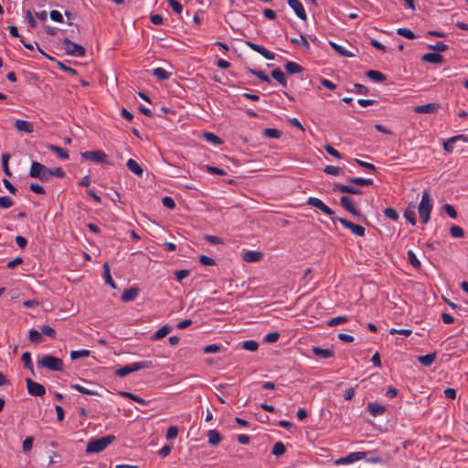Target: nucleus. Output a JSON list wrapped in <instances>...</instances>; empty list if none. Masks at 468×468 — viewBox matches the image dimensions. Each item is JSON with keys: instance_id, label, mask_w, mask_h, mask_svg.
<instances>
[{"instance_id": "nucleus-51", "label": "nucleus", "mask_w": 468, "mask_h": 468, "mask_svg": "<svg viewBox=\"0 0 468 468\" xmlns=\"http://www.w3.org/2000/svg\"><path fill=\"white\" fill-rule=\"evenodd\" d=\"M384 215L388 218L397 221L399 219L398 212L392 207H387L384 209Z\"/></svg>"}, {"instance_id": "nucleus-31", "label": "nucleus", "mask_w": 468, "mask_h": 468, "mask_svg": "<svg viewBox=\"0 0 468 468\" xmlns=\"http://www.w3.org/2000/svg\"><path fill=\"white\" fill-rule=\"evenodd\" d=\"M172 328L169 325H164L160 329H158L152 336L153 340H159L165 335H167L171 332Z\"/></svg>"}, {"instance_id": "nucleus-38", "label": "nucleus", "mask_w": 468, "mask_h": 468, "mask_svg": "<svg viewBox=\"0 0 468 468\" xmlns=\"http://www.w3.org/2000/svg\"><path fill=\"white\" fill-rule=\"evenodd\" d=\"M414 206L412 207V208H410L408 207L405 211H404V217L412 225V226H415L416 225V215H415V211H414Z\"/></svg>"}, {"instance_id": "nucleus-11", "label": "nucleus", "mask_w": 468, "mask_h": 468, "mask_svg": "<svg viewBox=\"0 0 468 468\" xmlns=\"http://www.w3.org/2000/svg\"><path fill=\"white\" fill-rule=\"evenodd\" d=\"M340 205L342 206L343 208H345L346 211H348L352 215H354L357 218L362 217V214L360 213V211L355 207L353 199L350 197H348V196L342 197L340 198Z\"/></svg>"}, {"instance_id": "nucleus-62", "label": "nucleus", "mask_w": 468, "mask_h": 468, "mask_svg": "<svg viewBox=\"0 0 468 468\" xmlns=\"http://www.w3.org/2000/svg\"><path fill=\"white\" fill-rule=\"evenodd\" d=\"M34 438L32 436L27 437L23 441V451L25 452H29L33 446Z\"/></svg>"}, {"instance_id": "nucleus-10", "label": "nucleus", "mask_w": 468, "mask_h": 468, "mask_svg": "<svg viewBox=\"0 0 468 468\" xmlns=\"http://www.w3.org/2000/svg\"><path fill=\"white\" fill-rule=\"evenodd\" d=\"M27 391L30 395L36 397H42L45 392V387L37 382L33 381L31 378H26Z\"/></svg>"}, {"instance_id": "nucleus-15", "label": "nucleus", "mask_w": 468, "mask_h": 468, "mask_svg": "<svg viewBox=\"0 0 468 468\" xmlns=\"http://www.w3.org/2000/svg\"><path fill=\"white\" fill-rule=\"evenodd\" d=\"M438 103H427L424 105H418L413 108L415 113H434L439 109Z\"/></svg>"}, {"instance_id": "nucleus-40", "label": "nucleus", "mask_w": 468, "mask_h": 468, "mask_svg": "<svg viewBox=\"0 0 468 468\" xmlns=\"http://www.w3.org/2000/svg\"><path fill=\"white\" fill-rule=\"evenodd\" d=\"M9 158H10V155L9 154L7 153H4L2 154V168H3V171L4 173L7 176H12V173L9 169V166H8V161H9Z\"/></svg>"}, {"instance_id": "nucleus-20", "label": "nucleus", "mask_w": 468, "mask_h": 468, "mask_svg": "<svg viewBox=\"0 0 468 468\" xmlns=\"http://www.w3.org/2000/svg\"><path fill=\"white\" fill-rule=\"evenodd\" d=\"M367 409L374 417L383 415L386 411L385 406L372 402L367 404Z\"/></svg>"}, {"instance_id": "nucleus-37", "label": "nucleus", "mask_w": 468, "mask_h": 468, "mask_svg": "<svg viewBox=\"0 0 468 468\" xmlns=\"http://www.w3.org/2000/svg\"><path fill=\"white\" fill-rule=\"evenodd\" d=\"M408 261L415 269H420L421 267L420 261L416 257L415 253L412 250H408L407 252Z\"/></svg>"}, {"instance_id": "nucleus-63", "label": "nucleus", "mask_w": 468, "mask_h": 468, "mask_svg": "<svg viewBox=\"0 0 468 468\" xmlns=\"http://www.w3.org/2000/svg\"><path fill=\"white\" fill-rule=\"evenodd\" d=\"M199 262L204 266H213L216 264L215 260L206 255H201L199 257Z\"/></svg>"}, {"instance_id": "nucleus-54", "label": "nucleus", "mask_w": 468, "mask_h": 468, "mask_svg": "<svg viewBox=\"0 0 468 468\" xmlns=\"http://www.w3.org/2000/svg\"><path fill=\"white\" fill-rule=\"evenodd\" d=\"M14 205L13 200L7 197H0V208H9Z\"/></svg>"}, {"instance_id": "nucleus-56", "label": "nucleus", "mask_w": 468, "mask_h": 468, "mask_svg": "<svg viewBox=\"0 0 468 468\" xmlns=\"http://www.w3.org/2000/svg\"><path fill=\"white\" fill-rule=\"evenodd\" d=\"M221 348H222L221 345H218V344L208 345L204 348V353H206V354L218 353L221 350Z\"/></svg>"}, {"instance_id": "nucleus-55", "label": "nucleus", "mask_w": 468, "mask_h": 468, "mask_svg": "<svg viewBox=\"0 0 468 468\" xmlns=\"http://www.w3.org/2000/svg\"><path fill=\"white\" fill-rule=\"evenodd\" d=\"M50 178L56 176L58 178H63L65 176V171L61 167L49 168Z\"/></svg>"}, {"instance_id": "nucleus-26", "label": "nucleus", "mask_w": 468, "mask_h": 468, "mask_svg": "<svg viewBox=\"0 0 468 468\" xmlns=\"http://www.w3.org/2000/svg\"><path fill=\"white\" fill-rule=\"evenodd\" d=\"M207 438L208 443L211 444L212 446L218 445L222 440L220 433L216 430L208 431Z\"/></svg>"}, {"instance_id": "nucleus-8", "label": "nucleus", "mask_w": 468, "mask_h": 468, "mask_svg": "<svg viewBox=\"0 0 468 468\" xmlns=\"http://www.w3.org/2000/svg\"><path fill=\"white\" fill-rule=\"evenodd\" d=\"M332 219L339 221L346 229L351 230L355 235L359 237L365 236L366 229L364 227L356 225L344 218L335 217L332 218Z\"/></svg>"}, {"instance_id": "nucleus-64", "label": "nucleus", "mask_w": 468, "mask_h": 468, "mask_svg": "<svg viewBox=\"0 0 468 468\" xmlns=\"http://www.w3.org/2000/svg\"><path fill=\"white\" fill-rule=\"evenodd\" d=\"M162 204H163L164 207H167L169 209H174L176 207V202L170 197H165L162 199Z\"/></svg>"}, {"instance_id": "nucleus-35", "label": "nucleus", "mask_w": 468, "mask_h": 468, "mask_svg": "<svg viewBox=\"0 0 468 468\" xmlns=\"http://www.w3.org/2000/svg\"><path fill=\"white\" fill-rule=\"evenodd\" d=\"M29 340L34 344H40L43 341V336L41 331L38 332L35 329L29 330Z\"/></svg>"}, {"instance_id": "nucleus-44", "label": "nucleus", "mask_w": 468, "mask_h": 468, "mask_svg": "<svg viewBox=\"0 0 468 468\" xmlns=\"http://www.w3.org/2000/svg\"><path fill=\"white\" fill-rule=\"evenodd\" d=\"M285 452V446L282 441H277L272 448V454L281 456Z\"/></svg>"}, {"instance_id": "nucleus-34", "label": "nucleus", "mask_w": 468, "mask_h": 468, "mask_svg": "<svg viewBox=\"0 0 468 468\" xmlns=\"http://www.w3.org/2000/svg\"><path fill=\"white\" fill-rule=\"evenodd\" d=\"M153 75L161 80H168L172 74L163 68H156L153 69Z\"/></svg>"}, {"instance_id": "nucleus-50", "label": "nucleus", "mask_w": 468, "mask_h": 468, "mask_svg": "<svg viewBox=\"0 0 468 468\" xmlns=\"http://www.w3.org/2000/svg\"><path fill=\"white\" fill-rule=\"evenodd\" d=\"M40 331H41L42 335L49 336L53 339L56 337V335H57L55 329H53L49 325H46V324H44L40 327Z\"/></svg>"}, {"instance_id": "nucleus-7", "label": "nucleus", "mask_w": 468, "mask_h": 468, "mask_svg": "<svg viewBox=\"0 0 468 468\" xmlns=\"http://www.w3.org/2000/svg\"><path fill=\"white\" fill-rule=\"evenodd\" d=\"M80 154L82 158L86 160H90L98 164L101 163L111 165V163L107 160V154L101 150L81 152Z\"/></svg>"}, {"instance_id": "nucleus-28", "label": "nucleus", "mask_w": 468, "mask_h": 468, "mask_svg": "<svg viewBox=\"0 0 468 468\" xmlns=\"http://www.w3.org/2000/svg\"><path fill=\"white\" fill-rule=\"evenodd\" d=\"M284 68L286 72L289 74H297L303 70V68L302 66L292 61H288L284 65Z\"/></svg>"}, {"instance_id": "nucleus-24", "label": "nucleus", "mask_w": 468, "mask_h": 468, "mask_svg": "<svg viewBox=\"0 0 468 468\" xmlns=\"http://www.w3.org/2000/svg\"><path fill=\"white\" fill-rule=\"evenodd\" d=\"M271 77L276 80L283 87H287V80L284 73L281 69L277 68L271 72Z\"/></svg>"}, {"instance_id": "nucleus-57", "label": "nucleus", "mask_w": 468, "mask_h": 468, "mask_svg": "<svg viewBox=\"0 0 468 468\" xmlns=\"http://www.w3.org/2000/svg\"><path fill=\"white\" fill-rule=\"evenodd\" d=\"M355 161H356V163L359 166H361V167H363L365 169H367V170L372 171V172H376L377 171V167L373 164H371V163H367V162H365V161H362V160H359V159H356Z\"/></svg>"}, {"instance_id": "nucleus-27", "label": "nucleus", "mask_w": 468, "mask_h": 468, "mask_svg": "<svg viewBox=\"0 0 468 468\" xmlns=\"http://www.w3.org/2000/svg\"><path fill=\"white\" fill-rule=\"evenodd\" d=\"M347 182L354 184L356 186H365L373 185V180L370 178H363V177H349L346 179Z\"/></svg>"}, {"instance_id": "nucleus-60", "label": "nucleus", "mask_w": 468, "mask_h": 468, "mask_svg": "<svg viewBox=\"0 0 468 468\" xmlns=\"http://www.w3.org/2000/svg\"><path fill=\"white\" fill-rule=\"evenodd\" d=\"M168 4L176 14H181L183 11V5L177 0H168Z\"/></svg>"}, {"instance_id": "nucleus-41", "label": "nucleus", "mask_w": 468, "mask_h": 468, "mask_svg": "<svg viewBox=\"0 0 468 468\" xmlns=\"http://www.w3.org/2000/svg\"><path fill=\"white\" fill-rule=\"evenodd\" d=\"M263 135L269 138L278 139L282 136V132L275 128H266L263 131Z\"/></svg>"}, {"instance_id": "nucleus-43", "label": "nucleus", "mask_w": 468, "mask_h": 468, "mask_svg": "<svg viewBox=\"0 0 468 468\" xmlns=\"http://www.w3.org/2000/svg\"><path fill=\"white\" fill-rule=\"evenodd\" d=\"M72 388L76 389L80 393L86 394V395H98V392L95 390L88 389L84 388L83 386L80 384H71L70 386Z\"/></svg>"}, {"instance_id": "nucleus-48", "label": "nucleus", "mask_w": 468, "mask_h": 468, "mask_svg": "<svg viewBox=\"0 0 468 468\" xmlns=\"http://www.w3.org/2000/svg\"><path fill=\"white\" fill-rule=\"evenodd\" d=\"M450 234L454 238H463L464 231L461 227L453 225L450 228Z\"/></svg>"}, {"instance_id": "nucleus-53", "label": "nucleus", "mask_w": 468, "mask_h": 468, "mask_svg": "<svg viewBox=\"0 0 468 468\" xmlns=\"http://www.w3.org/2000/svg\"><path fill=\"white\" fill-rule=\"evenodd\" d=\"M348 321L346 316H337L330 319L327 323L329 326H335L337 324L346 323Z\"/></svg>"}, {"instance_id": "nucleus-61", "label": "nucleus", "mask_w": 468, "mask_h": 468, "mask_svg": "<svg viewBox=\"0 0 468 468\" xmlns=\"http://www.w3.org/2000/svg\"><path fill=\"white\" fill-rule=\"evenodd\" d=\"M443 210L445 211V213L452 218H457V212L455 210V208L450 205V204H445L443 206Z\"/></svg>"}, {"instance_id": "nucleus-21", "label": "nucleus", "mask_w": 468, "mask_h": 468, "mask_svg": "<svg viewBox=\"0 0 468 468\" xmlns=\"http://www.w3.org/2000/svg\"><path fill=\"white\" fill-rule=\"evenodd\" d=\"M128 169L136 175L139 177H142L144 175V170L142 166L133 159H129L126 164Z\"/></svg>"}, {"instance_id": "nucleus-22", "label": "nucleus", "mask_w": 468, "mask_h": 468, "mask_svg": "<svg viewBox=\"0 0 468 468\" xmlns=\"http://www.w3.org/2000/svg\"><path fill=\"white\" fill-rule=\"evenodd\" d=\"M47 148L56 154L59 158L64 160L69 159V152L61 147L48 144H47Z\"/></svg>"}, {"instance_id": "nucleus-16", "label": "nucleus", "mask_w": 468, "mask_h": 468, "mask_svg": "<svg viewBox=\"0 0 468 468\" xmlns=\"http://www.w3.org/2000/svg\"><path fill=\"white\" fill-rule=\"evenodd\" d=\"M421 60L424 62H430L433 64H441L443 62V57L438 52L426 53L421 57Z\"/></svg>"}, {"instance_id": "nucleus-59", "label": "nucleus", "mask_w": 468, "mask_h": 468, "mask_svg": "<svg viewBox=\"0 0 468 468\" xmlns=\"http://www.w3.org/2000/svg\"><path fill=\"white\" fill-rule=\"evenodd\" d=\"M29 189L36 193V194H38V195H45L46 194V191H45V188L40 186L39 184L37 183H31L30 186H29Z\"/></svg>"}, {"instance_id": "nucleus-6", "label": "nucleus", "mask_w": 468, "mask_h": 468, "mask_svg": "<svg viewBox=\"0 0 468 468\" xmlns=\"http://www.w3.org/2000/svg\"><path fill=\"white\" fill-rule=\"evenodd\" d=\"M62 42L66 54L73 57H83L85 55V48L80 44L72 42L69 37H64Z\"/></svg>"}, {"instance_id": "nucleus-17", "label": "nucleus", "mask_w": 468, "mask_h": 468, "mask_svg": "<svg viewBox=\"0 0 468 468\" xmlns=\"http://www.w3.org/2000/svg\"><path fill=\"white\" fill-rule=\"evenodd\" d=\"M263 253L261 251L249 250L243 254L242 260L246 262H256L261 261Z\"/></svg>"}, {"instance_id": "nucleus-23", "label": "nucleus", "mask_w": 468, "mask_h": 468, "mask_svg": "<svg viewBox=\"0 0 468 468\" xmlns=\"http://www.w3.org/2000/svg\"><path fill=\"white\" fill-rule=\"evenodd\" d=\"M312 350L315 356L322 358H329L334 356V351L329 348L324 349L319 346H314Z\"/></svg>"}, {"instance_id": "nucleus-52", "label": "nucleus", "mask_w": 468, "mask_h": 468, "mask_svg": "<svg viewBox=\"0 0 468 468\" xmlns=\"http://www.w3.org/2000/svg\"><path fill=\"white\" fill-rule=\"evenodd\" d=\"M324 172L327 175L338 176L342 173V168L334 165H326L324 169Z\"/></svg>"}, {"instance_id": "nucleus-4", "label": "nucleus", "mask_w": 468, "mask_h": 468, "mask_svg": "<svg viewBox=\"0 0 468 468\" xmlns=\"http://www.w3.org/2000/svg\"><path fill=\"white\" fill-rule=\"evenodd\" d=\"M32 178H37L41 182H48L50 180L49 168L43 164L33 161L28 173Z\"/></svg>"}, {"instance_id": "nucleus-58", "label": "nucleus", "mask_w": 468, "mask_h": 468, "mask_svg": "<svg viewBox=\"0 0 468 468\" xmlns=\"http://www.w3.org/2000/svg\"><path fill=\"white\" fill-rule=\"evenodd\" d=\"M178 435V428L176 426H170L166 431V439L174 440Z\"/></svg>"}, {"instance_id": "nucleus-39", "label": "nucleus", "mask_w": 468, "mask_h": 468, "mask_svg": "<svg viewBox=\"0 0 468 468\" xmlns=\"http://www.w3.org/2000/svg\"><path fill=\"white\" fill-rule=\"evenodd\" d=\"M90 356V351L87 349L76 350L70 352V358L72 360L79 359L81 357H88Z\"/></svg>"}, {"instance_id": "nucleus-14", "label": "nucleus", "mask_w": 468, "mask_h": 468, "mask_svg": "<svg viewBox=\"0 0 468 468\" xmlns=\"http://www.w3.org/2000/svg\"><path fill=\"white\" fill-rule=\"evenodd\" d=\"M334 192H341L345 194H352V195H361L363 191L357 187L347 186V185H342V184H335L333 186Z\"/></svg>"}, {"instance_id": "nucleus-30", "label": "nucleus", "mask_w": 468, "mask_h": 468, "mask_svg": "<svg viewBox=\"0 0 468 468\" xmlns=\"http://www.w3.org/2000/svg\"><path fill=\"white\" fill-rule=\"evenodd\" d=\"M103 278H104L105 283L109 284L113 289L116 288V284L111 276L110 266H109L108 262H105L103 264Z\"/></svg>"}, {"instance_id": "nucleus-33", "label": "nucleus", "mask_w": 468, "mask_h": 468, "mask_svg": "<svg viewBox=\"0 0 468 468\" xmlns=\"http://www.w3.org/2000/svg\"><path fill=\"white\" fill-rule=\"evenodd\" d=\"M331 47L341 56L346 58H351L354 56V54L348 50H346L344 47L335 43L330 42Z\"/></svg>"}, {"instance_id": "nucleus-47", "label": "nucleus", "mask_w": 468, "mask_h": 468, "mask_svg": "<svg viewBox=\"0 0 468 468\" xmlns=\"http://www.w3.org/2000/svg\"><path fill=\"white\" fill-rule=\"evenodd\" d=\"M291 42L292 44L302 45L304 49L309 50L310 49V44L305 38L303 35H301L300 39L298 38H292Z\"/></svg>"}, {"instance_id": "nucleus-5", "label": "nucleus", "mask_w": 468, "mask_h": 468, "mask_svg": "<svg viewBox=\"0 0 468 468\" xmlns=\"http://www.w3.org/2000/svg\"><path fill=\"white\" fill-rule=\"evenodd\" d=\"M38 365L52 371H62L63 361L51 355H45L38 360Z\"/></svg>"}, {"instance_id": "nucleus-13", "label": "nucleus", "mask_w": 468, "mask_h": 468, "mask_svg": "<svg viewBox=\"0 0 468 468\" xmlns=\"http://www.w3.org/2000/svg\"><path fill=\"white\" fill-rule=\"evenodd\" d=\"M287 3L300 19L306 20L307 16L305 10L299 0H287Z\"/></svg>"}, {"instance_id": "nucleus-42", "label": "nucleus", "mask_w": 468, "mask_h": 468, "mask_svg": "<svg viewBox=\"0 0 468 468\" xmlns=\"http://www.w3.org/2000/svg\"><path fill=\"white\" fill-rule=\"evenodd\" d=\"M397 34L399 36L404 37L408 39H414L416 38V35L409 28L406 27H399L397 29Z\"/></svg>"}, {"instance_id": "nucleus-12", "label": "nucleus", "mask_w": 468, "mask_h": 468, "mask_svg": "<svg viewBox=\"0 0 468 468\" xmlns=\"http://www.w3.org/2000/svg\"><path fill=\"white\" fill-rule=\"evenodd\" d=\"M365 456H366L365 452H351L348 455H346L345 457H341L338 460H336L335 463L336 464H347V463H351L362 460Z\"/></svg>"}, {"instance_id": "nucleus-3", "label": "nucleus", "mask_w": 468, "mask_h": 468, "mask_svg": "<svg viewBox=\"0 0 468 468\" xmlns=\"http://www.w3.org/2000/svg\"><path fill=\"white\" fill-rule=\"evenodd\" d=\"M153 362L148 360L134 362L129 365H125L115 371V375L119 378H123L129 375L130 373L138 371L140 369L144 368H152Z\"/></svg>"}, {"instance_id": "nucleus-49", "label": "nucleus", "mask_w": 468, "mask_h": 468, "mask_svg": "<svg viewBox=\"0 0 468 468\" xmlns=\"http://www.w3.org/2000/svg\"><path fill=\"white\" fill-rule=\"evenodd\" d=\"M204 138L207 142L212 143L214 144H220L222 143L221 139L218 135H216L212 133H205Z\"/></svg>"}, {"instance_id": "nucleus-29", "label": "nucleus", "mask_w": 468, "mask_h": 468, "mask_svg": "<svg viewBox=\"0 0 468 468\" xmlns=\"http://www.w3.org/2000/svg\"><path fill=\"white\" fill-rule=\"evenodd\" d=\"M366 76L367 78H369L370 80L378 81V82H382V81L386 80V79H387L386 76L382 72L374 70V69L367 70L366 72Z\"/></svg>"}, {"instance_id": "nucleus-1", "label": "nucleus", "mask_w": 468, "mask_h": 468, "mask_svg": "<svg viewBox=\"0 0 468 468\" xmlns=\"http://www.w3.org/2000/svg\"><path fill=\"white\" fill-rule=\"evenodd\" d=\"M115 436L109 434L104 437L90 440L86 447L87 453H99L105 450L112 441H115Z\"/></svg>"}, {"instance_id": "nucleus-36", "label": "nucleus", "mask_w": 468, "mask_h": 468, "mask_svg": "<svg viewBox=\"0 0 468 468\" xmlns=\"http://www.w3.org/2000/svg\"><path fill=\"white\" fill-rule=\"evenodd\" d=\"M21 359H22V362L24 363L25 367L27 368L28 370H30V372L34 375V367H33V363L31 360L30 353L25 352L22 355Z\"/></svg>"}, {"instance_id": "nucleus-25", "label": "nucleus", "mask_w": 468, "mask_h": 468, "mask_svg": "<svg viewBox=\"0 0 468 468\" xmlns=\"http://www.w3.org/2000/svg\"><path fill=\"white\" fill-rule=\"evenodd\" d=\"M435 359H436L435 352L418 356V361L424 367L431 366L435 361Z\"/></svg>"}, {"instance_id": "nucleus-45", "label": "nucleus", "mask_w": 468, "mask_h": 468, "mask_svg": "<svg viewBox=\"0 0 468 468\" xmlns=\"http://www.w3.org/2000/svg\"><path fill=\"white\" fill-rule=\"evenodd\" d=\"M428 48L439 53V52L446 51L448 49V46L446 44H444L443 42L438 41L435 43V45H429Z\"/></svg>"}, {"instance_id": "nucleus-18", "label": "nucleus", "mask_w": 468, "mask_h": 468, "mask_svg": "<svg viewBox=\"0 0 468 468\" xmlns=\"http://www.w3.org/2000/svg\"><path fill=\"white\" fill-rule=\"evenodd\" d=\"M139 290L136 287H131L123 291L121 299L124 303L133 301L138 295Z\"/></svg>"}, {"instance_id": "nucleus-32", "label": "nucleus", "mask_w": 468, "mask_h": 468, "mask_svg": "<svg viewBox=\"0 0 468 468\" xmlns=\"http://www.w3.org/2000/svg\"><path fill=\"white\" fill-rule=\"evenodd\" d=\"M246 70L248 73L259 78L261 81L266 82V83H271L270 77L268 75H266L263 71L255 70L250 68H247Z\"/></svg>"}, {"instance_id": "nucleus-19", "label": "nucleus", "mask_w": 468, "mask_h": 468, "mask_svg": "<svg viewBox=\"0 0 468 468\" xmlns=\"http://www.w3.org/2000/svg\"><path fill=\"white\" fill-rule=\"evenodd\" d=\"M15 127L20 131L25 132L27 133H31L34 132V126L30 122L25 120H16L15 122Z\"/></svg>"}, {"instance_id": "nucleus-46", "label": "nucleus", "mask_w": 468, "mask_h": 468, "mask_svg": "<svg viewBox=\"0 0 468 468\" xmlns=\"http://www.w3.org/2000/svg\"><path fill=\"white\" fill-rule=\"evenodd\" d=\"M242 347L248 351L254 352L258 349L259 344L254 340H248L242 343Z\"/></svg>"}, {"instance_id": "nucleus-9", "label": "nucleus", "mask_w": 468, "mask_h": 468, "mask_svg": "<svg viewBox=\"0 0 468 468\" xmlns=\"http://www.w3.org/2000/svg\"><path fill=\"white\" fill-rule=\"evenodd\" d=\"M306 204L309 206H313L319 210H321L324 214L327 216H334L335 212L331 209L327 205H325L321 199L317 197H310L307 198Z\"/></svg>"}, {"instance_id": "nucleus-2", "label": "nucleus", "mask_w": 468, "mask_h": 468, "mask_svg": "<svg viewBox=\"0 0 468 468\" xmlns=\"http://www.w3.org/2000/svg\"><path fill=\"white\" fill-rule=\"evenodd\" d=\"M432 201L429 190L422 193L421 200L418 207V212L423 224H427L430 220L432 209Z\"/></svg>"}]
</instances>
